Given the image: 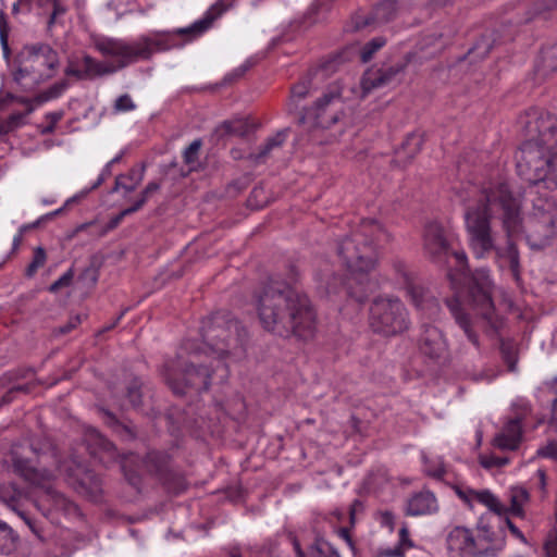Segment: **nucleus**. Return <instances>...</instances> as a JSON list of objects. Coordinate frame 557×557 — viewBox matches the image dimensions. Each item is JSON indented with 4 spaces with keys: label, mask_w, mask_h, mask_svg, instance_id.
Here are the masks:
<instances>
[{
    "label": "nucleus",
    "mask_w": 557,
    "mask_h": 557,
    "mask_svg": "<svg viewBox=\"0 0 557 557\" xmlns=\"http://www.w3.org/2000/svg\"><path fill=\"white\" fill-rule=\"evenodd\" d=\"M103 264V258L100 255H92L89 258V264L78 275V282H83L88 287H94L99 278V271Z\"/></svg>",
    "instance_id": "nucleus-35"
},
{
    "label": "nucleus",
    "mask_w": 557,
    "mask_h": 557,
    "mask_svg": "<svg viewBox=\"0 0 557 557\" xmlns=\"http://www.w3.org/2000/svg\"><path fill=\"white\" fill-rule=\"evenodd\" d=\"M369 325L379 335L396 336L409 329V312L399 298L379 296L370 305Z\"/></svg>",
    "instance_id": "nucleus-7"
},
{
    "label": "nucleus",
    "mask_w": 557,
    "mask_h": 557,
    "mask_svg": "<svg viewBox=\"0 0 557 557\" xmlns=\"http://www.w3.org/2000/svg\"><path fill=\"white\" fill-rule=\"evenodd\" d=\"M387 237L377 221L366 220L343 238L337 245V253L349 273L346 276L333 274L327 277L323 286L325 295L331 297L344 293L358 304L364 302L371 289L368 273L377 261V244Z\"/></svg>",
    "instance_id": "nucleus-3"
},
{
    "label": "nucleus",
    "mask_w": 557,
    "mask_h": 557,
    "mask_svg": "<svg viewBox=\"0 0 557 557\" xmlns=\"http://www.w3.org/2000/svg\"><path fill=\"white\" fill-rule=\"evenodd\" d=\"M553 203L546 201L545 207L534 205V211L525 225L527 243L533 250H542L552 245L556 235Z\"/></svg>",
    "instance_id": "nucleus-14"
},
{
    "label": "nucleus",
    "mask_w": 557,
    "mask_h": 557,
    "mask_svg": "<svg viewBox=\"0 0 557 557\" xmlns=\"http://www.w3.org/2000/svg\"><path fill=\"white\" fill-rule=\"evenodd\" d=\"M393 269L397 275L398 283L406 290L412 305L421 311L426 312L430 317H434L440 311L437 299L429 289L416 282L413 274L408 267L400 260L393 262Z\"/></svg>",
    "instance_id": "nucleus-16"
},
{
    "label": "nucleus",
    "mask_w": 557,
    "mask_h": 557,
    "mask_svg": "<svg viewBox=\"0 0 557 557\" xmlns=\"http://www.w3.org/2000/svg\"><path fill=\"white\" fill-rule=\"evenodd\" d=\"M144 466L170 493L178 495L187 490L185 475L173 466L172 457L166 451L149 450L144 458Z\"/></svg>",
    "instance_id": "nucleus-13"
},
{
    "label": "nucleus",
    "mask_w": 557,
    "mask_h": 557,
    "mask_svg": "<svg viewBox=\"0 0 557 557\" xmlns=\"http://www.w3.org/2000/svg\"><path fill=\"white\" fill-rule=\"evenodd\" d=\"M116 112H127L135 110L136 106L129 95L124 94L116 98L113 106Z\"/></svg>",
    "instance_id": "nucleus-57"
},
{
    "label": "nucleus",
    "mask_w": 557,
    "mask_h": 557,
    "mask_svg": "<svg viewBox=\"0 0 557 557\" xmlns=\"http://www.w3.org/2000/svg\"><path fill=\"white\" fill-rule=\"evenodd\" d=\"M34 375L32 368L16 369L8 371L0 376V388H5L13 383H17L21 380H26Z\"/></svg>",
    "instance_id": "nucleus-44"
},
{
    "label": "nucleus",
    "mask_w": 557,
    "mask_h": 557,
    "mask_svg": "<svg viewBox=\"0 0 557 557\" xmlns=\"http://www.w3.org/2000/svg\"><path fill=\"white\" fill-rule=\"evenodd\" d=\"M58 66L59 54L50 45H28L20 54V65L13 77L18 84L27 76H32L33 83H40L53 77Z\"/></svg>",
    "instance_id": "nucleus-11"
},
{
    "label": "nucleus",
    "mask_w": 557,
    "mask_h": 557,
    "mask_svg": "<svg viewBox=\"0 0 557 557\" xmlns=\"http://www.w3.org/2000/svg\"><path fill=\"white\" fill-rule=\"evenodd\" d=\"M539 75L545 77L557 72V44L541 51L540 60L535 65Z\"/></svg>",
    "instance_id": "nucleus-32"
},
{
    "label": "nucleus",
    "mask_w": 557,
    "mask_h": 557,
    "mask_svg": "<svg viewBox=\"0 0 557 557\" xmlns=\"http://www.w3.org/2000/svg\"><path fill=\"white\" fill-rule=\"evenodd\" d=\"M146 165L141 163L139 168H132L127 174H120L115 177V183L111 193H116L119 189H124L126 193L134 191L143 182Z\"/></svg>",
    "instance_id": "nucleus-29"
},
{
    "label": "nucleus",
    "mask_w": 557,
    "mask_h": 557,
    "mask_svg": "<svg viewBox=\"0 0 557 557\" xmlns=\"http://www.w3.org/2000/svg\"><path fill=\"white\" fill-rule=\"evenodd\" d=\"M352 30H360L366 27H376L372 18L371 12L368 14L357 13L351 18Z\"/></svg>",
    "instance_id": "nucleus-56"
},
{
    "label": "nucleus",
    "mask_w": 557,
    "mask_h": 557,
    "mask_svg": "<svg viewBox=\"0 0 557 557\" xmlns=\"http://www.w3.org/2000/svg\"><path fill=\"white\" fill-rule=\"evenodd\" d=\"M9 33H10V26L8 22L7 14L3 10H0V42L3 50L4 57L10 55V48H9Z\"/></svg>",
    "instance_id": "nucleus-49"
},
{
    "label": "nucleus",
    "mask_w": 557,
    "mask_h": 557,
    "mask_svg": "<svg viewBox=\"0 0 557 557\" xmlns=\"http://www.w3.org/2000/svg\"><path fill=\"white\" fill-rule=\"evenodd\" d=\"M288 133L289 128H283L278 131L274 136L269 137L265 143L260 146L259 151L251 153L249 159L257 163L263 162L273 149L281 147L285 143Z\"/></svg>",
    "instance_id": "nucleus-31"
},
{
    "label": "nucleus",
    "mask_w": 557,
    "mask_h": 557,
    "mask_svg": "<svg viewBox=\"0 0 557 557\" xmlns=\"http://www.w3.org/2000/svg\"><path fill=\"white\" fill-rule=\"evenodd\" d=\"M309 557H341V555L330 542L317 537L309 547Z\"/></svg>",
    "instance_id": "nucleus-40"
},
{
    "label": "nucleus",
    "mask_w": 557,
    "mask_h": 557,
    "mask_svg": "<svg viewBox=\"0 0 557 557\" xmlns=\"http://www.w3.org/2000/svg\"><path fill=\"white\" fill-rule=\"evenodd\" d=\"M100 411L104 417L106 424L112 429L114 433L125 441H133L137 436L136 428L131 423L120 421L114 413L101 408Z\"/></svg>",
    "instance_id": "nucleus-30"
},
{
    "label": "nucleus",
    "mask_w": 557,
    "mask_h": 557,
    "mask_svg": "<svg viewBox=\"0 0 557 557\" xmlns=\"http://www.w3.org/2000/svg\"><path fill=\"white\" fill-rule=\"evenodd\" d=\"M201 146H202L201 139H195L184 150L183 158H184V162L186 164H194L195 162H197Z\"/></svg>",
    "instance_id": "nucleus-51"
},
{
    "label": "nucleus",
    "mask_w": 557,
    "mask_h": 557,
    "mask_svg": "<svg viewBox=\"0 0 557 557\" xmlns=\"http://www.w3.org/2000/svg\"><path fill=\"white\" fill-rule=\"evenodd\" d=\"M537 455L545 458L557 459V442H550L537 450Z\"/></svg>",
    "instance_id": "nucleus-63"
},
{
    "label": "nucleus",
    "mask_w": 557,
    "mask_h": 557,
    "mask_svg": "<svg viewBox=\"0 0 557 557\" xmlns=\"http://www.w3.org/2000/svg\"><path fill=\"white\" fill-rule=\"evenodd\" d=\"M17 535L13 529L0 520V553L9 554L15 548Z\"/></svg>",
    "instance_id": "nucleus-41"
},
{
    "label": "nucleus",
    "mask_w": 557,
    "mask_h": 557,
    "mask_svg": "<svg viewBox=\"0 0 557 557\" xmlns=\"http://www.w3.org/2000/svg\"><path fill=\"white\" fill-rule=\"evenodd\" d=\"M467 300L485 322L488 336L497 335L503 327V319L495 313L492 299V280L485 269L475 270L467 281Z\"/></svg>",
    "instance_id": "nucleus-8"
},
{
    "label": "nucleus",
    "mask_w": 557,
    "mask_h": 557,
    "mask_svg": "<svg viewBox=\"0 0 557 557\" xmlns=\"http://www.w3.org/2000/svg\"><path fill=\"white\" fill-rule=\"evenodd\" d=\"M409 58L410 54H407L405 62L397 63L386 69L368 72L362 78V88L366 91H370L389 84L396 75L405 70L409 62Z\"/></svg>",
    "instance_id": "nucleus-23"
},
{
    "label": "nucleus",
    "mask_w": 557,
    "mask_h": 557,
    "mask_svg": "<svg viewBox=\"0 0 557 557\" xmlns=\"http://www.w3.org/2000/svg\"><path fill=\"white\" fill-rule=\"evenodd\" d=\"M438 504L435 495L428 491H421L408 499L406 513L408 516H423L437 512Z\"/></svg>",
    "instance_id": "nucleus-27"
},
{
    "label": "nucleus",
    "mask_w": 557,
    "mask_h": 557,
    "mask_svg": "<svg viewBox=\"0 0 557 557\" xmlns=\"http://www.w3.org/2000/svg\"><path fill=\"white\" fill-rule=\"evenodd\" d=\"M553 389H554L556 397L554 398V400L552 403V414H550L549 424L555 430V432H557V380L554 383Z\"/></svg>",
    "instance_id": "nucleus-64"
},
{
    "label": "nucleus",
    "mask_w": 557,
    "mask_h": 557,
    "mask_svg": "<svg viewBox=\"0 0 557 557\" xmlns=\"http://www.w3.org/2000/svg\"><path fill=\"white\" fill-rule=\"evenodd\" d=\"M298 270L288 267V281L269 276L255 290L257 312L262 327L281 337L308 339L315 330L317 314L308 295L296 286Z\"/></svg>",
    "instance_id": "nucleus-2"
},
{
    "label": "nucleus",
    "mask_w": 557,
    "mask_h": 557,
    "mask_svg": "<svg viewBox=\"0 0 557 557\" xmlns=\"http://www.w3.org/2000/svg\"><path fill=\"white\" fill-rule=\"evenodd\" d=\"M476 528L481 532V534L479 535V541L478 542H480L481 540H484L487 543L496 542L495 533L491 530L488 524L484 523V518L483 517L480 518Z\"/></svg>",
    "instance_id": "nucleus-59"
},
{
    "label": "nucleus",
    "mask_w": 557,
    "mask_h": 557,
    "mask_svg": "<svg viewBox=\"0 0 557 557\" xmlns=\"http://www.w3.org/2000/svg\"><path fill=\"white\" fill-rule=\"evenodd\" d=\"M475 544L476 540L472 532L465 527L453 528L446 536L450 557H472Z\"/></svg>",
    "instance_id": "nucleus-21"
},
{
    "label": "nucleus",
    "mask_w": 557,
    "mask_h": 557,
    "mask_svg": "<svg viewBox=\"0 0 557 557\" xmlns=\"http://www.w3.org/2000/svg\"><path fill=\"white\" fill-rule=\"evenodd\" d=\"M396 14L397 2L395 0H384L377 3L371 11L376 27L393 21Z\"/></svg>",
    "instance_id": "nucleus-33"
},
{
    "label": "nucleus",
    "mask_w": 557,
    "mask_h": 557,
    "mask_svg": "<svg viewBox=\"0 0 557 557\" xmlns=\"http://www.w3.org/2000/svg\"><path fill=\"white\" fill-rule=\"evenodd\" d=\"M58 469L78 494L86 498L97 502L102 494L101 479L92 471L85 468L75 460H64L59 462Z\"/></svg>",
    "instance_id": "nucleus-15"
},
{
    "label": "nucleus",
    "mask_w": 557,
    "mask_h": 557,
    "mask_svg": "<svg viewBox=\"0 0 557 557\" xmlns=\"http://www.w3.org/2000/svg\"><path fill=\"white\" fill-rule=\"evenodd\" d=\"M24 114H12L5 122H0V135H7L21 125Z\"/></svg>",
    "instance_id": "nucleus-58"
},
{
    "label": "nucleus",
    "mask_w": 557,
    "mask_h": 557,
    "mask_svg": "<svg viewBox=\"0 0 557 557\" xmlns=\"http://www.w3.org/2000/svg\"><path fill=\"white\" fill-rule=\"evenodd\" d=\"M446 306L448 307L451 315L454 317L456 323L459 327L465 332V335L469 339V342L476 348L480 347V339L476 332L472 329V322L468 313L463 311L461 308L460 301L453 297L446 298Z\"/></svg>",
    "instance_id": "nucleus-28"
},
{
    "label": "nucleus",
    "mask_w": 557,
    "mask_h": 557,
    "mask_svg": "<svg viewBox=\"0 0 557 557\" xmlns=\"http://www.w3.org/2000/svg\"><path fill=\"white\" fill-rule=\"evenodd\" d=\"M352 50L349 48L330 54L323 59L319 66L308 73L290 88V104H296L305 99L312 86V79L315 76L326 77L337 71L338 66L350 61Z\"/></svg>",
    "instance_id": "nucleus-17"
},
{
    "label": "nucleus",
    "mask_w": 557,
    "mask_h": 557,
    "mask_svg": "<svg viewBox=\"0 0 557 557\" xmlns=\"http://www.w3.org/2000/svg\"><path fill=\"white\" fill-rule=\"evenodd\" d=\"M64 116V112L62 110L49 112L46 114V120L49 122L46 126L40 129L41 135H50L54 132L58 122H60Z\"/></svg>",
    "instance_id": "nucleus-54"
},
{
    "label": "nucleus",
    "mask_w": 557,
    "mask_h": 557,
    "mask_svg": "<svg viewBox=\"0 0 557 557\" xmlns=\"http://www.w3.org/2000/svg\"><path fill=\"white\" fill-rule=\"evenodd\" d=\"M528 140L547 146L557 131V116L540 108L529 109L519 121Z\"/></svg>",
    "instance_id": "nucleus-18"
},
{
    "label": "nucleus",
    "mask_w": 557,
    "mask_h": 557,
    "mask_svg": "<svg viewBox=\"0 0 557 557\" xmlns=\"http://www.w3.org/2000/svg\"><path fill=\"white\" fill-rule=\"evenodd\" d=\"M226 10V5H224L222 2H216L206 12V14L200 20L194 22L188 27L178 28L174 33L162 34L154 38L148 36L139 37V44L145 46L146 50L148 51V55L145 57L144 60H150L156 51H166L172 48L182 47L184 44L178 42L176 36H188L187 40H191L201 36Z\"/></svg>",
    "instance_id": "nucleus-12"
},
{
    "label": "nucleus",
    "mask_w": 557,
    "mask_h": 557,
    "mask_svg": "<svg viewBox=\"0 0 557 557\" xmlns=\"http://www.w3.org/2000/svg\"><path fill=\"white\" fill-rule=\"evenodd\" d=\"M469 493L474 495V497L481 504L485 505L492 512L500 516L506 511L498 499L490 491L475 492L474 490H469Z\"/></svg>",
    "instance_id": "nucleus-42"
},
{
    "label": "nucleus",
    "mask_w": 557,
    "mask_h": 557,
    "mask_svg": "<svg viewBox=\"0 0 557 557\" xmlns=\"http://www.w3.org/2000/svg\"><path fill=\"white\" fill-rule=\"evenodd\" d=\"M86 443L90 455L98 458L106 467L117 461L119 454L114 444L98 430L90 429L86 433Z\"/></svg>",
    "instance_id": "nucleus-22"
},
{
    "label": "nucleus",
    "mask_w": 557,
    "mask_h": 557,
    "mask_svg": "<svg viewBox=\"0 0 557 557\" xmlns=\"http://www.w3.org/2000/svg\"><path fill=\"white\" fill-rule=\"evenodd\" d=\"M342 99V87L338 83H334L329 86L327 90L314 102V109L317 111L315 119L317 124L322 127H330L333 124L337 123L339 120V115L337 113L333 114L329 120H326L323 114L326 109L332 103L339 102Z\"/></svg>",
    "instance_id": "nucleus-25"
},
{
    "label": "nucleus",
    "mask_w": 557,
    "mask_h": 557,
    "mask_svg": "<svg viewBox=\"0 0 557 557\" xmlns=\"http://www.w3.org/2000/svg\"><path fill=\"white\" fill-rule=\"evenodd\" d=\"M529 493L523 487H512L510 491V508L505 509L511 515L521 517L523 515V504L528 502Z\"/></svg>",
    "instance_id": "nucleus-39"
},
{
    "label": "nucleus",
    "mask_w": 557,
    "mask_h": 557,
    "mask_svg": "<svg viewBox=\"0 0 557 557\" xmlns=\"http://www.w3.org/2000/svg\"><path fill=\"white\" fill-rule=\"evenodd\" d=\"M423 135L420 133H410L401 143L397 154L404 152L409 159H412L422 148Z\"/></svg>",
    "instance_id": "nucleus-37"
},
{
    "label": "nucleus",
    "mask_w": 557,
    "mask_h": 557,
    "mask_svg": "<svg viewBox=\"0 0 557 557\" xmlns=\"http://www.w3.org/2000/svg\"><path fill=\"white\" fill-rule=\"evenodd\" d=\"M251 131V126L247 120L235 119L222 122L215 129V132L222 137L225 135H234L238 137H245Z\"/></svg>",
    "instance_id": "nucleus-34"
},
{
    "label": "nucleus",
    "mask_w": 557,
    "mask_h": 557,
    "mask_svg": "<svg viewBox=\"0 0 557 557\" xmlns=\"http://www.w3.org/2000/svg\"><path fill=\"white\" fill-rule=\"evenodd\" d=\"M28 453L37 457L41 456L40 449L33 444L16 443L12 445L10 460L13 471L30 484L41 487L47 499L51 500L55 508L67 509L72 504L63 494L54 490L49 483H46L51 474L47 471L40 472L37 470L33 466Z\"/></svg>",
    "instance_id": "nucleus-6"
},
{
    "label": "nucleus",
    "mask_w": 557,
    "mask_h": 557,
    "mask_svg": "<svg viewBox=\"0 0 557 557\" xmlns=\"http://www.w3.org/2000/svg\"><path fill=\"white\" fill-rule=\"evenodd\" d=\"M253 66V62L249 59L247 61H245V63H243L242 65H239L238 67L234 69L231 73H228L224 79H223V83L224 85L226 84H232L236 81H238L239 78H242L246 72L248 70H250L251 67Z\"/></svg>",
    "instance_id": "nucleus-52"
},
{
    "label": "nucleus",
    "mask_w": 557,
    "mask_h": 557,
    "mask_svg": "<svg viewBox=\"0 0 557 557\" xmlns=\"http://www.w3.org/2000/svg\"><path fill=\"white\" fill-rule=\"evenodd\" d=\"M74 269L70 268L61 277L54 281L49 287L50 293H57L64 287H69L74 278Z\"/></svg>",
    "instance_id": "nucleus-53"
},
{
    "label": "nucleus",
    "mask_w": 557,
    "mask_h": 557,
    "mask_svg": "<svg viewBox=\"0 0 557 557\" xmlns=\"http://www.w3.org/2000/svg\"><path fill=\"white\" fill-rule=\"evenodd\" d=\"M47 260L46 250L42 247H37L34 250V256L32 262L27 265L25 270V275L27 277H32L35 275L37 270L41 268Z\"/></svg>",
    "instance_id": "nucleus-48"
},
{
    "label": "nucleus",
    "mask_w": 557,
    "mask_h": 557,
    "mask_svg": "<svg viewBox=\"0 0 557 557\" xmlns=\"http://www.w3.org/2000/svg\"><path fill=\"white\" fill-rule=\"evenodd\" d=\"M479 543L480 542L476 541L472 557H496L505 545V535H502L499 543L495 546L480 548Z\"/></svg>",
    "instance_id": "nucleus-50"
},
{
    "label": "nucleus",
    "mask_w": 557,
    "mask_h": 557,
    "mask_svg": "<svg viewBox=\"0 0 557 557\" xmlns=\"http://www.w3.org/2000/svg\"><path fill=\"white\" fill-rule=\"evenodd\" d=\"M418 349L433 361L446 359L449 352L448 341L444 332L431 323H422L418 336Z\"/></svg>",
    "instance_id": "nucleus-19"
},
{
    "label": "nucleus",
    "mask_w": 557,
    "mask_h": 557,
    "mask_svg": "<svg viewBox=\"0 0 557 557\" xmlns=\"http://www.w3.org/2000/svg\"><path fill=\"white\" fill-rule=\"evenodd\" d=\"M522 438V419H510L504 426L503 432L497 434L493 441L494 446L502 450H515Z\"/></svg>",
    "instance_id": "nucleus-26"
},
{
    "label": "nucleus",
    "mask_w": 557,
    "mask_h": 557,
    "mask_svg": "<svg viewBox=\"0 0 557 557\" xmlns=\"http://www.w3.org/2000/svg\"><path fill=\"white\" fill-rule=\"evenodd\" d=\"M82 319L79 315H74L69 319V321L64 324L59 326L54 330L55 335H64L73 331L75 327H77L78 324H81Z\"/></svg>",
    "instance_id": "nucleus-62"
},
{
    "label": "nucleus",
    "mask_w": 557,
    "mask_h": 557,
    "mask_svg": "<svg viewBox=\"0 0 557 557\" xmlns=\"http://www.w3.org/2000/svg\"><path fill=\"white\" fill-rule=\"evenodd\" d=\"M201 336L206 346L220 358H242L246 351L247 330L227 310L202 320Z\"/></svg>",
    "instance_id": "nucleus-5"
},
{
    "label": "nucleus",
    "mask_w": 557,
    "mask_h": 557,
    "mask_svg": "<svg viewBox=\"0 0 557 557\" xmlns=\"http://www.w3.org/2000/svg\"><path fill=\"white\" fill-rule=\"evenodd\" d=\"M423 250L425 256L440 268L447 269V276L451 270L462 272L467 267V256L462 250L454 249L445 235L444 227L437 222H430L423 232Z\"/></svg>",
    "instance_id": "nucleus-10"
},
{
    "label": "nucleus",
    "mask_w": 557,
    "mask_h": 557,
    "mask_svg": "<svg viewBox=\"0 0 557 557\" xmlns=\"http://www.w3.org/2000/svg\"><path fill=\"white\" fill-rule=\"evenodd\" d=\"M499 350L504 362L510 372L517 370L518 349L516 344L509 339H500Z\"/></svg>",
    "instance_id": "nucleus-38"
},
{
    "label": "nucleus",
    "mask_w": 557,
    "mask_h": 557,
    "mask_svg": "<svg viewBox=\"0 0 557 557\" xmlns=\"http://www.w3.org/2000/svg\"><path fill=\"white\" fill-rule=\"evenodd\" d=\"M23 496V491L15 484L0 485V500L12 509L16 510V505Z\"/></svg>",
    "instance_id": "nucleus-43"
},
{
    "label": "nucleus",
    "mask_w": 557,
    "mask_h": 557,
    "mask_svg": "<svg viewBox=\"0 0 557 557\" xmlns=\"http://www.w3.org/2000/svg\"><path fill=\"white\" fill-rule=\"evenodd\" d=\"M470 245L478 258L491 251L506 259L512 276L520 278V255L511 237L522 230V218L518 200L506 185L484 191L475 206L465 213Z\"/></svg>",
    "instance_id": "nucleus-1"
},
{
    "label": "nucleus",
    "mask_w": 557,
    "mask_h": 557,
    "mask_svg": "<svg viewBox=\"0 0 557 557\" xmlns=\"http://www.w3.org/2000/svg\"><path fill=\"white\" fill-rule=\"evenodd\" d=\"M248 206L251 209H261L269 203L268 196L265 195V190L263 186H256L251 190L249 198L247 200Z\"/></svg>",
    "instance_id": "nucleus-47"
},
{
    "label": "nucleus",
    "mask_w": 557,
    "mask_h": 557,
    "mask_svg": "<svg viewBox=\"0 0 557 557\" xmlns=\"http://www.w3.org/2000/svg\"><path fill=\"white\" fill-rule=\"evenodd\" d=\"M143 381L138 377H134L126 387V397L135 409L143 405Z\"/></svg>",
    "instance_id": "nucleus-45"
},
{
    "label": "nucleus",
    "mask_w": 557,
    "mask_h": 557,
    "mask_svg": "<svg viewBox=\"0 0 557 557\" xmlns=\"http://www.w3.org/2000/svg\"><path fill=\"white\" fill-rule=\"evenodd\" d=\"M70 84L66 79H61L60 82L54 83L46 90L36 95L32 100L26 99L24 102H35L36 104H42L49 100L59 98L67 88Z\"/></svg>",
    "instance_id": "nucleus-36"
},
{
    "label": "nucleus",
    "mask_w": 557,
    "mask_h": 557,
    "mask_svg": "<svg viewBox=\"0 0 557 557\" xmlns=\"http://www.w3.org/2000/svg\"><path fill=\"white\" fill-rule=\"evenodd\" d=\"M409 58L410 54H407L405 62L397 63L386 69L368 72L362 78V88L366 91H370L389 84L396 75L405 70L409 62Z\"/></svg>",
    "instance_id": "nucleus-24"
},
{
    "label": "nucleus",
    "mask_w": 557,
    "mask_h": 557,
    "mask_svg": "<svg viewBox=\"0 0 557 557\" xmlns=\"http://www.w3.org/2000/svg\"><path fill=\"white\" fill-rule=\"evenodd\" d=\"M557 8V0H540L534 4V16L542 15Z\"/></svg>",
    "instance_id": "nucleus-61"
},
{
    "label": "nucleus",
    "mask_w": 557,
    "mask_h": 557,
    "mask_svg": "<svg viewBox=\"0 0 557 557\" xmlns=\"http://www.w3.org/2000/svg\"><path fill=\"white\" fill-rule=\"evenodd\" d=\"M95 47L103 57L111 58L114 62L98 61L89 54H84L81 63L75 59H70L64 74L78 81H92L98 77L112 75L131 64L144 60L148 55L146 47L139 44L138 38L133 41H126L117 38L102 37L95 42Z\"/></svg>",
    "instance_id": "nucleus-4"
},
{
    "label": "nucleus",
    "mask_w": 557,
    "mask_h": 557,
    "mask_svg": "<svg viewBox=\"0 0 557 557\" xmlns=\"http://www.w3.org/2000/svg\"><path fill=\"white\" fill-rule=\"evenodd\" d=\"M544 549L547 557H557V530L549 531Z\"/></svg>",
    "instance_id": "nucleus-60"
},
{
    "label": "nucleus",
    "mask_w": 557,
    "mask_h": 557,
    "mask_svg": "<svg viewBox=\"0 0 557 557\" xmlns=\"http://www.w3.org/2000/svg\"><path fill=\"white\" fill-rule=\"evenodd\" d=\"M480 465L485 469L500 468L509 462L506 457H497L494 455H481L479 457Z\"/></svg>",
    "instance_id": "nucleus-55"
},
{
    "label": "nucleus",
    "mask_w": 557,
    "mask_h": 557,
    "mask_svg": "<svg viewBox=\"0 0 557 557\" xmlns=\"http://www.w3.org/2000/svg\"><path fill=\"white\" fill-rule=\"evenodd\" d=\"M515 35L516 30L511 29V27L506 24H503L500 29L485 32L469 49L468 55L470 57V61L473 62L485 59L496 45L512 40Z\"/></svg>",
    "instance_id": "nucleus-20"
},
{
    "label": "nucleus",
    "mask_w": 557,
    "mask_h": 557,
    "mask_svg": "<svg viewBox=\"0 0 557 557\" xmlns=\"http://www.w3.org/2000/svg\"><path fill=\"white\" fill-rule=\"evenodd\" d=\"M164 380L176 396L207 392L211 385L212 371L206 366L196 367L180 358L164 364Z\"/></svg>",
    "instance_id": "nucleus-9"
},
{
    "label": "nucleus",
    "mask_w": 557,
    "mask_h": 557,
    "mask_svg": "<svg viewBox=\"0 0 557 557\" xmlns=\"http://www.w3.org/2000/svg\"><path fill=\"white\" fill-rule=\"evenodd\" d=\"M386 44V39L384 37H374L370 41H368L360 51V60L363 63L369 62L374 53L383 48Z\"/></svg>",
    "instance_id": "nucleus-46"
}]
</instances>
